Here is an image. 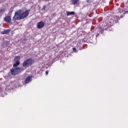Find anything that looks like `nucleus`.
I'll return each instance as SVG.
<instances>
[{
	"label": "nucleus",
	"mask_w": 128,
	"mask_h": 128,
	"mask_svg": "<svg viewBox=\"0 0 128 128\" xmlns=\"http://www.w3.org/2000/svg\"><path fill=\"white\" fill-rule=\"evenodd\" d=\"M46 76H48V71H46Z\"/></svg>",
	"instance_id": "f3484780"
},
{
	"label": "nucleus",
	"mask_w": 128,
	"mask_h": 128,
	"mask_svg": "<svg viewBox=\"0 0 128 128\" xmlns=\"http://www.w3.org/2000/svg\"><path fill=\"white\" fill-rule=\"evenodd\" d=\"M114 18L115 20V22H118V20H120V17L118 16H116L114 17Z\"/></svg>",
	"instance_id": "4468645a"
},
{
	"label": "nucleus",
	"mask_w": 128,
	"mask_h": 128,
	"mask_svg": "<svg viewBox=\"0 0 128 128\" xmlns=\"http://www.w3.org/2000/svg\"><path fill=\"white\" fill-rule=\"evenodd\" d=\"M30 10H26L23 12L22 13L20 12L22 20H24V18H28V14H30Z\"/></svg>",
	"instance_id": "20e7f679"
},
{
	"label": "nucleus",
	"mask_w": 128,
	"mask_h": 128,
	"mask_svg": "<svg viewBox=\"0 0 128 128\" xmlns=\"http://www.w3.org/2000/svg\"><path fill=\"white\" fill-rule=\"evenodd\" d=\"M72 50H73V51L74 52H78V50H76V48H72Z\"/></svg>",
	"instance_id": "dca6fc26"
},
{
	"label": "nucleus",
	"mask_w": 128,
	"mask_h": 128,
	"mask_svg": "<svg viewBox=\"0 0 128 128\" xmlns=\"http://www.w3.org/2000/svg\"><path fill=\"white\" fill-rule=\"evenodd\" d=\"M14 68L10 70V72L12 76H16V74H20L24 72V68L14 67Z\"/></svg>",
	"instance_id": "f257e3e1"
},
{
	"label": "nucleus",
	"mask_w": 128,
	"mask_h": 128,
	"mask_svg": "<svg viewBox=\"0 0 128 128\" xmlns=\"http://www.w3.org/2000/svg\"><path fill=\"white\" fill-rule=\"evenodd\" d=\"M4 12H5L4 9V8L0 9V16L4 14Z\"/></svg>",
	"instance_id": "ddd939ff"
},
{
	"label": "nucleus",
	"mask_w": 128,
	"mask_h": 128,
	"mask_svg": "<svg viewBox=\"0 0 128 128\" xmlns=\"http://www.w3.org/2000/svg\"><path fill=\"white\" fill-rule=\"evenodd\" d=\"M4 22H12V18H10V16H6L4 18Z\"/></svg>",
	"instance_id": "0eeeda50"
},
{
	"label": "nucleus",
	"mask_w": 128,
	"mask_h": 128,
	"mask_svg": "<svg viewBox=\"0 0 128 128\" xmlns=\"http://www.w3.org/2000/svg\"><path fill=\"white\" fill-rule=\"evenodd\" d=\"M72 4H74V6L76 4H78V0H72Z\"/></svg>",
	"instance_id": "f8f14e48"
},
{
	"label": "nucleus",
	"mask_w": 128,
	"mask_h": 128,
	"mask_svg": "<svg viewBox=\"0 0 128 128\" xmlns=\"http://www.w3.org/2000/svg\"><path fill=\"white\" fill-rule=\"evenodd\" d=\"M10 30H5L3 32H1V34H10Z\"/></svg>",
	"instance_id": "9d476101"
},
{
	"label": "nucleus",
	"mask_w": 128,
	"mask_h": 128,
	"mask_svg": "<svg viewBox=\"0 0 128 128\" xmlns=\"http://www.w3.org/2000/svg\"><path fill=\"white\" fill-rule=\"evenodd\" d=\"M103 28L104 30H106L110 26V22H106L105 24H103Z\"/></svg>",
	"instance_id": "423d86ee"
},
{
	"label": "nucleus",
	"mask_w": 128,
	"mask_h": 128,
	"mask_svg": "<svg viewBox=\"0 0 128 128\" xmlns=\"http://www.w3.org/2000/svg\"><path fill=\"white\" fill-rule=\"evenodd\" d=\"M43 10H46V6H44L43 7Z\"/></svg>",
	"instance_id": "a211bd4d"
},
{
	"label": "nucleus",
	"mask_w": 128,
	"mask_h": 128,
	"mask_svg": "<svg viewBox=\"0 0 128 128\" xmlns=\"http://www.w3.org/2000/svg\"><path fill=\"white\" fill-rule=\"evenodd\" d=\"M20 56H16L14 58V60H20Z\"/></svg>",
	"instance_id": "2eb2a0df"
},
{
	"label": "nucleus",
	"mask_w": 128,
	"mask_h": 128,
	"mask_svg": "<svg viewBox=\"0 0 128 128\" xmlns=\"http://www.w3.org/2000/svg\"><path fill=\"white\" fill-rule=\"evenodd\" d=\"M20 60H16L15 61V64L13 65V68H18L20 66Z\"/></svg>",
	"instance_id": "1a4fd4ad"
},
{
	"label": "nucleus",
	"mask_w": 128,
	"mask_h": 128,
	"mask_svg": "<svg viewBox=\"0 0 128 128\" xmlns=\"http://www.w3.org/2000/svg\"><path fill=\"white\" fill-rule=\"evenodd\" d=\"M20 12H22V10H20L18 11H17L15 12L14 16L12 18V20L16 22V20H22V16L20 15Z\"/></svg>",
	"instance_id": "7ed1b4c3"
},
{
	"label": "nucleus",
	"mask_w": 128,
	"mask_h": 128,
	"mask_svg": "<svg viewBox=\"0 0 128 128\" xmlns=\"http://www.w3.org/2000/svg\"><path fill=\"white\" fill-rule=\"evenodd\" d=\"M37 28H42L44 26V23L42 21H40L37 23Z\"/></svg>",
	"instance_id": "39448f33"
},
{
	"label": "nucleus",
	"mask_w": 128,
	"mask_h": 128,
	"mask_svg": "<svg viewBox=\"0 0 128 128\" xmlns=\"http://www.w3.org/2000/svg\"><path fill=\"white\" fill-rule=\"evenodd\" d=\"M90 2V0H87V2Z\"/></svg>",
	"instance_id": "6ab92c4d"
},
{
	"label": "nucleus",
	"mask_w": 128,
	"mask_h": 128,
	"mask_svg": "<svg viewBox=\"0 0 128 128\" xmlns=\"http://www.w3.org/2000/svg\"><path fill=\"white\" fill-rule=\"evenodd\" d=\"M33 62H34V60H32V58H29L23 62L22 64V67L28 68V66H31Z\"/></svg>",
	"instance_id": "f03ea898"
},
{
	"label": "nucleus",
	"mask_w": 128,
	"mask_h": 128,
	"mask_svg": "<svg viewBox=\"0 0 128 128\" xmlns=\"http://www.w3.org/2000/svg\"><path fill=\"white\" fill-rule=\"evenodd\" d=\"M74 12H67L66 16H68L74 15Z\"/></svg>",
	"instance_id": "9b49d317"
},
{
	"label": "nucleus",
	"mask_w": 128,
	"mask_h": 128,
	"mask_svg": "<svg viewBox=\"0 0 128 128\" xmlns=\"http://www.w3.org/2000/svg\"><path fill=\"white\" fill-rule=\"evenodd\" d=\"M32 76L27 77L25 80V84H28L29 82H32Z\"/></svg>",
	"instance_id": "6e6552de"
}]
</instances>
